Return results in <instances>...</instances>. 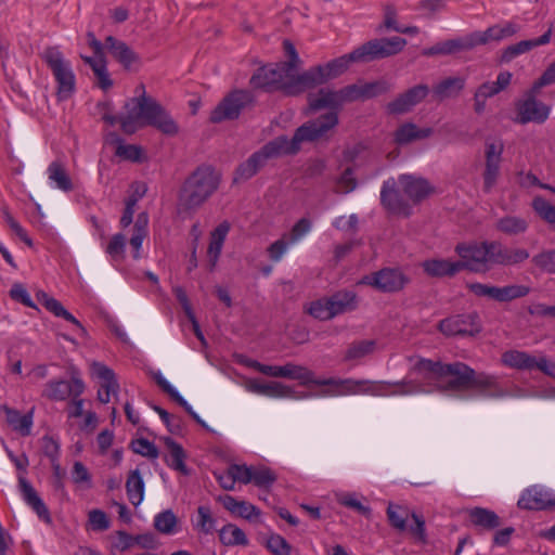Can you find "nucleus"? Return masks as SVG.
I'll use <instances>...</instances> for the list:
<instances>
[{"instance_id": "1", "label": "nucleus", "mask_w": 555, "mask_h": 555, "mask_svg": "<svg viewBox=\"0 0 555 555\" xmlns=\"http://www.w3.org/2000/svg\"><path fill=\"white\" fill-rule=\"evenodd\" d=\"M415 367L422 372H428L437 380L441 391H463L475 389L480 396L488 398H502L506 391L498 386L494 376L486 373H476L463 362L441 363L429 359H420Z\"/></svg>"}, {"instance_id": "2", "label": "nucleus", "mask_w": 555, "mask_h": 555, "mask_svg": "<svg viewBox=\"0 0 555 555\" xmlns=\"http://www.w3.org/2000/svg\"><path fill=\"white\" fill-rule=\"evenodd\" d=\"M137 96L125 104L126 114L121 119V130L127 134L134 133L142 126H152L166 135L179 132L178 124L168 112L152 96L146 95L145 86L135 88Z\"/></svg>"}, {"instance_id": "3", "label": "nucleus", "mask_w": 555, "mask_h": 555, "mask_svg": "<svg viewBox=\"0 0 555 555\" xmlns=\"http://www.w3.org/2000/svg\"><path fill=\"white\" fill-rule=\"evenodd\" d=\"M219 175L210 166H199L183 183L178 201L179 212H189L202 206L218 189Z\"/></svg>"}, {"instance_id": "4", "label": "nucleus", "mask_w": 555, "mask_h": 555, "mask_svg": "<svg viewBox=\"0 0 555 555\" xmlns=\"http://www.w3.org/2000/svg\"><path fill=\"white\" fill-rule=\"evenodd\" d=\"M338 121L337 112H328L298 127L292 139L286 135H280L275 139L284 155H295L300 151L302 143L327 140Z\"/></svg>"}, {"instance_id": "5", "label": "nucleus", "mask_w": 555, "mask_h": 555, "mask_svg": "<svg viewBox=\"0 0 555 555\" xmlns=\"http://www.w3.org/2000/svg\"><path fill=\"white\" fill-rule=\"evenodd\" d=\"M299 75L288 74L279 63L258 68L250 77L249 83L255 89L268 92L283 91L286 95H299L305 87L298 82Z\"/></svg>"}, {"instance_id": "6", "label": "nucleus", "mask_w": 555, "mask_h": 555, "mask_svg": "<svg viewBox=\"0 0 555 555\" xmlns=\"http://www.w3.org/2000/svg\"><path fill=\"white\" fill-rule=\"evenodd\" d=\"M496 241L459 243L455 253L460 257L461 270L486 273L496 262Z\"/></svg>"}, {"instance_id": "7", "label": "nucleus", "mask_w": 555, "mask_h": 555, "mask_svg": "<svg viewBox=\"0 0 555 555\" xmlns=\"http://www.w3.org/2000/svg\"><path fill=\"white\" fill-rule=\"evenodd\" d=\"M46 62L57 83L56 95L60 101L72 96L76 88V77L72 64L57 47H48L42 52Z\"/></svg>"}, {"instance_id": "8", "label": "nucleus", "mask_w": 555, "mask_h": 555, "mask_svg": "<svg viewBox=\"0 0 555 555\" xmlns=\"http://www.w3.org/2000/svg\"><path fill=\"white\" fill-rule=\"evenodd\" d=\"M357 53L358 51L354 49L352 52L334 59L324 65L311 67L299 74L298 82L305 87V90H309L335 79L343 75L351 63H360V59L354 56Z\"/></svg>"}, {"instance_id": "9", "label": "nucleus", "mask_w": 555, "mask_h": 555, "mask_svg": "<svg viewBox=\"0 0 555 555\" xmlns=\"http://www.w3.org/2000/svg\"><path fill=\"white\" fill-rule=\"evenodd\" d=\"M309 384H314L318 386H326L321 395L322 396H347V395H358V393H372V395H384L385 387L389 385L388 383H371L369 380H356L352 378H324L318 379L313 377V380H310Z\"/></svg>"}, {"instance_id": "10", "label": "nucleus", "mask_w": 555, "mask_h": 555, "mask_svg": "<svg viewBox=\"0 0 555 555\" xmlns=\"http://www.w3.org/2000/svg\"><path fill=\"white\" fill-rule=\"evenodd\" d=\"M255 98L248 90L235 89L229 92L211 111L209 121L220 124L225 120H235L246 108L254 106Z\"/></svg>"}, {"instance_id": "11", "label": "nucleus", "mask_w": 555, "mask_h": 555, "mask_svg": "<svg viewBox=\"0 0 555 555\" xmlns=\"http://www.w3.org/2000/svg\"><path fill=\"white\" fill-rule=\"evenodd\" d=\"M276 139L266 143L260 150L253 153L245 162L241 163L234 171V182L247 181L257 175L270 159L283 156Z\"/></svg>"}, {"instance_id": "12", "label": "nucleus", "mask_w": 555, "mask_h": 555, "mask_svg": "<svg viewBox=\"0 0 555 555\" xmlns=\"http://www.w3.org/2000/svg\"><path fill=\"white\" fill-rule=\"evenodd\" d=\"M405 46L406 40L401 37L373 39L357 48L358 53L354 56L360 59V63H366L396 55Z\"/></svg>"}, {"instance_id": "13", "label": "nucleus", "mask_w": 555, "mask_h": 555, "mask_svg": "<svg viewBox=\"0 0 555 555\" xmlns=\"http://www.w3.org/2000/svg\"><path fill=\"white\" fill-rule=\"evenodd\" d=\"M410 279L399 269L384 268L364 275L359 284L369 285L383 293H397L404 288Z\"/></svg>"}, {"instance_id": "14", "label": "nucleus", "mask_w": 555, "mask_h": 555, "mask_svg": "<svg viewBox=\"0 0 555 555\" xmlns=\"http://www.w3.org/2000/svg\"><path fill=\"white\" fill-rule=\"evenodd\" d=\"M243 363L261 374L298 380L302 385L309 384L310 380H313V372L311 370L294 363H286L283 366H278L262 364L256 360L250 359L243 361Z\"/></svg>"}, {"instance_id": "15", "label": "nucleus", "mask_w": 555, "mask_h": 555, "mask_svg": "<svg viewBox=\"0 0 555 555\" xmlns=\"http://www.w3.org/2000/svg\"><path fill=\"white\" fill-rule=\"evenodd\" d=\"M438 328L447 336H475L481 331V325L478 314L472 312L441 320Z\"/></svg>"}, {"instance_id": "16", "label": "nucleus", "mask_w": 555, "mask_h": 555, "mask_svg": "<svg viewBox=\"0 0 555 555\" xmlns=\"http://www.w3.org/2000/svg\"><path fill=\"white\" fill-rule=\"evenodd\" d=\"M539 92H533V87L525 94V99L517 102L518 122H544L550 115V106L537 100Z\"/></svg>"}, {"instance_id": "17", "label": "nucleus", "mask_w": 555, "mask_h": 555, "mask_svg": "<svg viewBox=\"0 0 555 555\" xmlns=\"http://www.w3.org/2000/svg\"><path fill=\"white\" fill-rule=\"evenodd\" d=\"M85 390L83 382L76 375L72 379H54L46 384L42 396L52 401H63L68 397L77 398Z\"/></svg>"}, {"instance_id": "18", "label": "nucleus", "mask_w": 555, "mask_h": 555, "mask_svg": "<svg viewBox=\"0 0 555 555\" xmlns=\"http://www.w3.org/2000/svg\"><path fill=\"white\" fill-rule=\"evenodd\" d=\"M429 93L427 85H417L400 93L386 105V112L391 115H402L412 111Z\"/></svg>"}, {"instance_id": "19", "label": "nucleus", "mask_w": 555, "mask_h": 555, "mask_svg": "<svg viewBox=\"0 0 555 555\" xmlns=\"http://www.w3.org/2000/svg\"><path fill=\"white\" fill-rule=\"evenodd\" d=\"M380 203L385 209L393 215L410 216L411 206L402 197L393 178L384 181L380 190Z\"/></svg>"}, {"instance_id": "20", "label": "nucleus", "mask_w": 555, "mask_h": 555, "mask_svg": "<svg viewBox=\"0 0 555 555\" xmlns=\"http://www.w3.org/2000/svg\"><path fill=\"white\" fill-rule=\"evenodd\" d=\"M512 77V73L502 72L498 75L495 81H487L480 85L474 94V111L477 114H482L486 109L487 99L506 89L511 83Z\"/></svg>"}, {"instance_id": "21", "label": "nucleus", "mask_w": 555, "mask_h": 555, "mask_svg": "<svg viewBox=\"0 0 555 555\" xmlns=\"http://www.w3.org/2000/svg\"><path fill=\"white\" fill-rule=\"evenodd\" d=\"M502 362L509 367L518 370H532L537 367L550 375L553 374L551 367L555 369V364H551L545 358L537 360L534 357L518 350L504 352L502 354Z\"/></svg>"}, {"instance_id": "22", "label": "nucleus", "mask_w": 555, "mask_h": 555, "mask_svg": "<svg viewBox=\"0 0 555 555\" xmlns=\"http://www.w3.org/2000/svg\"><path fill=\"white\" fill-rule=\"evenodd\" d=\"M517 505L530 511L551 509L555 507V495L542 487L533 486L522 492Z\"/></svg>"}, {"instance_id": "23", "label": "nucleus", "mask_w": 555, "mask_h": 555, "mask_svg": "<svg viewBox=\"0 0 555 555\" xmlns=\"http://www.w3.org/2000/svg\"><path fill=\"white\" fill-rule=\"evenodd\" d=\"M477 46L475 33H472L466 37L438 42L430 48L424 49L422 53L426 56L450 55L463 51H469Z\"/></svg>"}, {"instance_id": "24", "label": "nucleus", "mask_w": 555, "mask_h": 555, "mask_svg": "<svg viewBox=\"0 0 555 555\" xmlns=\"http://www.w3.org/2000/svg\"><path fill=\"white\" fill-rule=\"evenodd\" d=\"M91 369L92 374L101 380L98 399L102 403H108L111 393H116L119 388L115 373L112 369L100 362H93Z\"/></svg>"}, {"instance_id": "25", "label": "nucleus", "mask_w": 555, "mask_h": 555, "mask_svg": "<svg viewBox=\"0 0 555 555\" xmlns=\"http://www.w3.org/2000/svg\"><path fill=\"white\" fill-rule=\"evenodd\" d=\"M105 48L126 69H131L133 65L140 62L139 55L126 42L113 36L105 38Z\"/></svg>"}, {"instance_id": "26", "label": "nucleus", "mask_w": 555, "mask_h": 555, "mask_svg": "<svg viewBox=\"0 0 555 555\" xmlns=\"http://www.w3.org/2000/svg\"><path fill=\"white\" fill-rule=\"evenodd\" d=\"M399 183L404 194L414 203H418L427 197L433 191L428 181L410 175L399 177Z\"/></svg>"}, {"instance_id": "27", "label": "nucleus", "mask_w": 555, "mask_h": 555, "mask_svg": "<svg viewBox=\"0 0 555 555\" xmlns=\"http://www.w3.org/2000/svg\"><path fill=\"white\" fill-rule=\"evenodd\" d=\"M2 410L5 414V421L12 430L18 433L23 437H27L31 434L34 408H31L26 414H22L18 410L12 409L8 405H3Z\"/></svg>"}, {"instance_id": "28", "label": "nucleus", "mask_w": 555, "mask_h": 555, "mask_svg": "<svg viewBox=\"0 0 555 555\" xmlns=\"http://www.w3.org/2000/svg\"><path fill=\"white\" fill-rule=\"evenodd\" d=\"M552 35V28H548L541 37L530 40H522L515 44H511L507 48H505L501 55V62L502 63H509L515 57H517L520 54H524L526 52H529L530 50L539 47L547 44L551 40Z\"/></svg>"}, {"instance_id": "29", "label": "nucleus", "mask_w": 555, "mask_h": 555, "mask_svg": "<svg viewBox=\"0 0 555 555\" xmlns=\"http://www.w3.org/2000/svg\"><path fill=\"white\" fill-rule=\"evenodd\" d=\"M18 487L23 500L27 503V505H29L41 519L49 522V509L47 508L41 498L38 495L35 488L31 486V483L22 475L18 476Z\"/></svg>"}, {"instance_id": "30", "label": "nucleus", "mask_w": 555, "mask_h": 555, "mask_svg": "<svg viewBox=\"0 0 555 555\" xmlns=\"http://www.w3.org/2000/svg\"><path fill=\"white\" fill-rule=\"evenodd\" d=\"M422 268L431 278H453L462 271L459 261L439 258L425 260Z\"/></svg>"}, {"instance_id": "31", "label": "nucleus", "mask_w": 555, "mask_h": 555, "mask_svg": "<svg viewBox=\"0 0 555 555\" xmlns=\"http://www.w3.org/2000/svg\"><path fill=\"white\" fill-rule=\"evenodd\" d=\"M327 299L334 318L356 310L359 304L357 294L347 289L338 291Z\"/></svg>"}, {"instance_id": "32", "label": "nucleus", "mask_w": 555, "mask_h": 555, "mask_svg": "<svg viewBox=\"0 0 555 555\" xmlns=\"http://www.w3.org/2000/svg\"><path fill=\"white\" fill-rule=\"evenodd\" d=\"M466 514L473 526L480 530H493L501 526V519L495 512L485 507L467 508Z\"/></svg>"}, {"instance_id": "33", "label": "nucleus", "mask_w": 555, "mask_h": 555, "mask_svg": "<svg viewBox=\"0 0 555 555\" xmlns=\"http://www.w3.org/2000/svg\"><path fill=\"white\" fill-rule=\"evenodd\" d=\"M309 108L313 112L323 108H330L331 112H336L341 107L338 91L330 89H320L315 94L308 96Z\"/></svg>"}, {"instance_id": "34", "label": "nucleus", "mask_w": 555, "mask_h": 555, "mask_svg": "<svg viewBox=\"0 0 555 555\" xmlns=\"http://www.w3.org/2000/svg\"><path fill=\"white\" fill-rule=\"evenodd\" d=\"M519 25L509 22L503 26L494 25L485 31H475L477 44H486L491 40L499 41L512 37L519 31Z\"/></svg>"}, {"instance_id": "35", "label": "nucleus", "mask_w": 555, "mask_h": 555, "mask_svg": "<svg viewBox=\"0 0 555 555\" xmlns=\"http://www.w3.org/2000/svg\"><path fill=\"white\" fill-rule=\"evenodd\" d=\"M165 442L168 448V454L165 456L166 464L184 476L190 475V469L184 463L186 454L182 446L171 438H166Z\"/></svg>"}, {"instance_id": "36", "label": "nucleus", "mask_w": 555, "mask_h": 555, "mask_svg": "<svg viewBox=\"0 0 555 555\" xmlns=\"http://www.w3.org/2000/svg\"><path fill=\"white\" fill-rule=\"evenodd\" d=\"M37 300L39 304H41L48 311L53 313L57 318H63L66 321L73 323L78 328L81 330V332H85V328L82 327L81 323L70 313L68 312L63 305L56 300L53 297H50L47 293L40 291L36 294Z\"/></svg>"}, {"instance_id": "37", "label": "nucleus", "mask_w": 555, "mask_h": 555, "mask_svg": "<svg viewBox=\"0 0 555 555\" xmlns=\"http://www.w3.org/2000/svg\"><path fill=\"white\" fill-rule=\"evenodd\" d=\"M431 133V128L421 129L413 122H405L396 130L395 142L399 145H405L415 140L428 138Z\"/></svg>"}, {"instance_id": "38", "label": "nucleus", "mask_w": 555, "mask_h": 555, "mask_svg": "<svg viewBox=\"0 0 555 555\" xmlns=\"http://www.w3.org/2000/svg\"><path fill=\"white\" fill-rule=\"evenodd\" d=\"M496 262L500 266H516L522 263L529 258V251L525 248H511L498 242Z\"/></svg>"}, {"instance_id": "39", "label": "nucleus", "mask_w": 555, "mask_h": 555, "mask_svg": "<svg viewBox=\"0 0 555 555\" xmlns=\"http://www.w3.org/2000/svg\"><path fill=\"white\" fill-rule=\"evenodd\" d=\"M246 388L250 392L273 398H282L291 395V388L279 382L259 383L257 380H250Z\"/></svg>"}, {"instance_id": "40", "label": "nucleus", "mask_w": 555, "mask_h": 555, "mask_svg": "<svg viewBox=\"0 0 555 555\" xmlns=\"http://www.w3.org/2000/svg\"><path fill=\"white\" fill-rule=\"evenodd\" d=\"M230 225L227 222L220 223L210 235V243L208 246V257L210 262V270H212L218 261L220 256L224 240L227 234L229 233Z\"/></svg>"}, {"instance_id": "41", "label": "nucleus", "mask_w": 555, "mask_h": 555, "mask_svg": "<svg viewBox=\"0 0 555 555\" xmlns=\"http://www.w3.org/2000/svg\"><path fill=\"white\" fill-rule=\"evenodd\" d=\"M529 228L526 218L514 215H506L495 222V229L506 235H519L525 233Z\"/></svg>"}, {"instance_id": "42", "label": "nucleus", "mask_w": 555, "mask_h": 555, "mask_svg": "<svg viewBox=\"0 0 555 555\" xmlns=\"http://www.w3.org/2000/svg\"><path fill=\"white\" fill-rule=\"evenodd\" d=\"M465 87V79L462 77H448L437 83L434 95L439 100L456 96Z\"/></svg>"}, {"instance_id": "43", "label": "nucleus", "mask_w": 555, "mask_h": 555, "mask_svg": "<svg viewBox=\"0 0 555 555\" xmlns=\"http://www.w3.org/2000/svg\"><path fill=\"white\" fill-rule=\"evenodd\" d=\"M127 495L131 504L138 506L144 498V481L139 469L131 470L126 481Z\"/></svg>"}, {"instance_id": "44", "label": "nucleus", "mask_w": 555, "mask_h": 555, "mask_svg": "<svg viewBox=\"0 0 555 555\" xmlns=\"http://www.w3.org/2000/svg\"><path fill=\"white\" fill-rule=\"evenodd\" d=\"M219 539L223 545H247L245 532L235 525L228 524L219 532Z\"/></svg>"}, {"instance_id": "45", "label": "nucleus", "mask_w": 555, "mask_h": 555, "mask_svg": "<svg viewBox=\"0 0 555 555\" xmlns=\"http://www.w3.org/2000/svg\"><path fill=\"white\" fill-rule=\"evenodd\" d=\"M49 179L55 183V185L65 192L72 191L73 183L68 177L64 166L59 162H53L48 167Z\"/></svg>"}, {"instance_id": "46", "label": "nucleus", "mask_w": 555, "mask_h": 555, "mask_svg": "<svg viewBox=\"0 0 555 555\" xmlns=\"http://www.w3.org/2000/svg\"><path fill=\"white\" fill-rule=\"evenodd\" d=\"M178 518L171 509L163 511L154 517L155 529L163 534H173L177 531Z\"/></svg>"}, {"instance_id": "47", "label": "nucleus", "mask_w": 555, "mask_h": 555, "mask_svg": "<svg viewBox=\"0 0 555 555\" xmlns=\"http://www.w3.org/2000/svg\"><path fill=\"white\" fill-rule=\"evenodd\" d=\"M335 500L338 504L353 509L359 514L365 516L366 518L371 517V508L366 505H363L357 498L356 493L350 492H336Z\"/></svg>"}, {"instance_id": "48", "label": "nucleus", "mask_w": 555, "mask_h": 555, "mask_svg": "<svg viewBox=\"0 0 555 555\" xmlns=\"http://www.w3.org/2000/svg\"><path fill=\"white\" fill-rule=\"evenodd\" d=\"M375 346L376 341L373 339L354 341L347 349L345 359L354 360L363 358L372 353L375 349Z\"/></svg>"}, {"instance_id": "49", "label": "nucleus", "mask_w": 555, "mask_h": 555, "mask_svg": "<svg viewBox=\"0 0 555 555\" xmlns=\"http://www.w3.org/2000/svg\"><path fill=\"white\" fill-rule=\"evenodd\" d=\"M276 474L266 466H253V480L255 486L269 489L276 481Z\"/></svg>"}, {"instance_id": "50", "label": "nucleus", "mask_w": 555, "mask_h": 555, "mask_svg": "<svg viewBox=\"0 0 555 555\" xmlns=\"http://www.w3.org/2000/svg\"><path fill=\"white\" fill-rule=\"evenodd\" d=\"M531 262L540 270L555 274V249H545L534 255Z\"/></svg>"}, {"instance_id": "51", "label": "nucleus", "mask_w": 555, "mask_h": 555, "mask_svg": "<svg viewBox=\"0 0 555 555\" xmlns=\"http://www.w3.org/2000/svg\"><path fill=\"white\" fill-rule=\"evenodd\" d=\"M530 293V288L525 285H507L498 287L496 301L504 302L516 298H521Z\"/></svg>"}, {"instance_id": "52", "label": "nucleus", "mask_w": 555, "mask_h": 555, "mask_svg": "<svg viewBox=\"0 0 555 555\" xmlns=\"http://www.w3.org/2000/svg\"><path fill=\"white\" fill-rule=\"evenodd\" d=\"M391 89L392 85L389 81L379 79L362 85V96L364 100L376 98L389 92Z\"/></svg>"}, {"instance_id": "53", "label": "nucleus", "mask_w": 555, "mask_h": 555, "mask_svg": "<svg viewBox=\"0 0 555 555\" xmlns=\"http://www.w3.org/2000/svg\"><path fill=\"white\" fill-rule=\"evenodd\" d=\"M307 312L313 318L321 321H327L334 318L332 315L327 297H323L321 299L312 301L309 308L307 309Z\"/></svg>"}, {"instance_id": "54", "label": "nucleus", "mask_w": 555, "mask_h": 555, "mask_svg": "<svg viewBox=\"0 0 555 555\" xmlns=\"http://www.w3.org/2000/svg\"><path fill=\"white\" fill-rule=\"evenodd\" d=\"M534 211L547 223L555 224V206L545 198L538 196L532 202Z\"/></svg>"}, {"instance_id": "55", "label": "nucleus", "mask_w": 555, "mask_h": 555, "mask_svg": "<svg viewBox=\"0 0 555 555\" xmlns=\"http://www.w3.org/2000/svg\"><path fill=\"white\" fill-rule=\"evenodd\" d=\"M283 48L286 56L288 60L286 62L279 63L282 68H284L288 74H294V70L298 67V65L301 63L299 55L296 51L295 46L292 43L291 40L285 39L283 41Z\"/></svg>"}, {"instance_id": "56", "label": "nucleus", "mask_w": 555, "mask_h": 555, "mask_svg": "<svg viewBox=\"0 0 555 555\" xmlns=\"http://www.w3.org/2000/svg\"><path fill=\"white\" fill-rule=\"evenodd\" d=\"M195 528L203 533H211L215 529V519L211 516L210 508L207 506H199L197 508V520Z\"/></svg>"}, {"instance_id": "57", "label": "nucleus", "mask_w": 555, "mask_h": 555, "mask_svg": "<svg viewBox=\"0 0 555 555\" xmlns=\"http://www.w3.org/2000/svg\"><path fill=\"white\" fill-rule=\"evenodd\" d=\"M132 451L149 459H157L159 451L157 447L145 438H140L131 442Z\"/></svg>"}, {"instance_id": "58", "label": "nucleus", "mask_w": 555, "mask_h": 555, "mask_svg": "<svg viewBox=\"0 0 555 555\" xmlns=\"http://www.w3.org/2000/svg\"><path fill=\"white\" fill-rule=\"evenodd\" d=\"M500 164L501 162L486 160V168L483 172V190L487 193L490 192L496 183L500 172Z\"/></svg>"}, {"instance_id": "59", "label": "nucleus", "mask_w": 555, "mask_h": 555, "mask_svg": "<svg viewBox=\"0 0 555 555\" xmlns=\"http://www.w3.org/2000/svg\"><path fill=\"white\" fill-rule=\"evenodd\" d=\"M293 244L288 241L287 235L284 234L281 238L273 242L267 249L270 259L274 262H279L288 247Z\"/></svg>"}, {"instance_id": "60", "label": "nucleus", "mask_w": 555, "mask_h": 555, "mask_svg": "<svg viewBox=\"0 0 555 555\" xmlns=\"http://www.w3.org/2000/svg\"><path fill=\"white\" fill-rule=\"evenodd\" d=\"M125 248H126V236L121 233H117L111 238V241L106 247V253L114 260H119V259H122V257H124Z\"/></svg>"}, {"instance_id": "61", "label": "nucleus", "mask_w": 555, "mask_h": 555, "mask_svg": "<svg viewBox=\"0 0 555 555\" xmlns=\"http://www.w3.org/2000/svg\"><path fill=\"white\" fill-rule=\"evenodd\" d=\"M267 547L273 555H291L289 543L280 534L270 535Z\"/></svg>"}, {"instance_id": "62", "label": "nucleus", "mask_w": 555, "mask_h": 555, "mask_svg": "<svg viewBox=\"0 0 555 555\" xmlns=\"http://www.w3.org/2000/svg\"><path fill=\"white\" fill-rule=\"evenodd\" d=\"M312 223L307 218L299 219L292 228L291 233L286 234L288 241L294 245L310 232Z\"/></svg>"}, {"instance_id": "63", "label": "nucleus", "mask_w": 555, "mask_h": 555, "mask_svg": "<svg viewBox=\"0 0 555 555\" xmlns=\"http://www.w3.org/2000/svg\"><path fill=\"white\" fill-rule=\"evenodd\" d=\"M402 508L398 505L389 504L387 508V516L390 525L403 531L406 528V513H400Z\"/></svg>"}, {"instance_id": "64", "label": "nucleus", "mask_w": 555, "mask_h": 555, "mask_svg": "<svg viewBox=\"0 0 555 555\" xmlns=\"http://www.w3.org/2000/svg\"><path fill=\"white\" fill-rule=\"evenodd\" d=\"M341 106L347 102L364 100L362 96V86L349 85L338 90Z\"/></svg>"}]
</instances>
